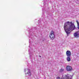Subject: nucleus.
Here are the masks:
<instances>
[{
  "instance_id": "3",
  "label": "nucleus",
  "mask_w": 79,
  "mask_h": 79,
  "mask_svg": "<svg viewBox=\"0 0 79 79\" xmlns=\"http://www.w3.org/2000/svg\"><path fill=\"white\" fill-rule=\"evenodd\" d=\"M72 77H73L72 76L69 75H62V79H72Z\"/></svg>"
},
{
  "instance_id": "14",
  "label": "nucleus",
  "mask_w": 79,
  "mask_h": 79,
  "mask_svg": "<svg viewBox=\"0 0 79 79\" xmlns=\"http://www.w3.org/2000/svg\"><path fill=\"white\" fill-rule=\"evenodd\" d=\"M56 79H60V77H57Z\"/></svg>"
},
{
  "instance_id": "5",
  "label": "nucleus",
  "mask_w": 79,
  "mask_h": 79,
  "mask_svg": "<svg viewBox=\"0 0 79 79\" xmlns=\"http://www.w3.org/2000/svg\"><path fill=\"white\" fill-rule=\"evenodd\" d=\"M34 33H32L31 32L30 33V35H29V43L31 42V40H33V39H34V36L33 35H34Z\"/></svg>"
},
{
  "instance_id": "10",
  "label": "nucleus",
  "mask_w": 79,
  "mask_h": 79,
  "mask_svg": "<svg viewBox=\"0 0 79 79\" xmlns=\"http://www.w3.org/2000/svg\"><path fill=\"white\" fill-rule=\"evenodd\" d=\"M50 1V0H44L43 1L44 5L47 6L48 5V2Z\"/></svg>"
},
{
  "instance_id": "2",
  "label": "nucleus",
  "mask_w": 79,
  "mask_h": 79,
  "mask_svg": "<svg viewBox=\"0 0 79 79\" xmlns=\"http://www.w3.org/2000/svg\"><path fill=\"white\" fill-rule=\"evenodd\" d=\"M24 70L25 73L26 77H27L28 78H29L27 79H30L31 76V70L28 69H25Z\"/></svg>"
},
{
  "instance_id": "16",
  "label": "nucleus",
  "mask_w": 79,
  "mask_h": 79,
  "mask_svg": "<svg viewBox=\"0 0 79 79\" xmlns=\"http://www.w3.org/2000/svg\"><path fill=\"white\" fill-rule=\"evenodd\" d=\"M77 26H79V22H78V23L77 24Z\"/></svg>"
},
{
  "instance_id": "9",
  "label": "nucleus",
  "mask_w": 79,
  "mask_h": 79,
  "mask_svg": "<svg viewBox=\"0 0 79 79\" xmlns=\"http://www.w3.org/2000/svg\"><path fill=\"white\" fill-rule=\"evenodd\" d=\"M66 55L67 56H71V52L69 51H67L66 52Z\"/></svg>"
},
{
  "instance_id": "13",
  "label": "nucleus",
  "mask_w": 79,
  "mask_h": 79,
  "mask_svg": "<svg viewBox=\"0 0 79 79\" xmlns=\"http://www.w3.org/2000/svg\"><path fill=\"white\" fill-rule=\"evenodd\" d=\"M76 22H77V24H78V23H79V22H78V20H76Z\"/></svg>"
},
{
  "instance_id": "15",
  "label": "nucleus",
  "mask_w": 79,
  "mask_h": 79,
  "mask_svg": "<svg viewBox=\"0 0 79 79\" xmlns=\"http://www.w3.org/2000/svg\"><path fill=\"white\" fill-rule=\"evenodd\" d=\"M77 26H78L77 28L78 29H79V26L77 25Z\"/></svg>"
},
{
  "instance_id": "1",
  "label": "nucleus",
  "mask_w": 79,
  "mask_h": 79,
  "mask_svg": "<svg viewBox=\"0 0 79 79\" xmlns=\"http://www.w3.org/2000/svg\"><path fill=\"white\" fill-rule=\"evenodd\" d=\"M64 29L68 36L70 34V31H72L73 30H76L77 29L75 26L74 24L72 23V22H70L69 21H68L65 23L64 25Z\"/></svg>"
},
{
  "instance_id": "11",
  "label": "nucleus",
  "mask_w": 79,
  "mask_h": 79,
  "mask_svg": "<svg viewBox=\"0 0 79 79\" xmlns=\"http://www.w3.org/2000/svg\"><path fill=\"white\" fill-rule=\"evenodd\" d=\"M66 60L67 61H70L71 60V56H67Z\"/></svg>"
},
{
  "instance_id": "12",
  "label": "nucleus",
  "mask_w": 79,
  "mask_h": 79,
  "mask_svg": "<svg viewBox=\"0 0 79 79\" xmlns=\"http://www.w3.org/2000/svg\"><path fill=\"white\" fill-rule=\"evenodd\" d=\"M63 71H64V69H61L60 70V73H62V72H63Z\"/></svg>"
},
{
  "instance_id": "7",
  "label": "nucleus",
  "mask_w": 79,
  "mask_h": 79,
  "mask_svg": "<svg viewBox=\"0 0 79 79\" xmlns=\"http://www.w3.org/2000/svg\"><path fill=\"white\" fill-rule=\"evenodd\" d=\"M66 70L67 71H71L73 70V68L71 66L68 65L66 67Z\"/></svg>"
},
{
  "instance_id": "17",
  "label": "nucleus",
  "mask_w": 79,
  "mask_h": 79,
  "mask_svg": "<svg viewBox=\"0 0 79 79\" xmlns=\"http://www.w3.org/2000/svg\"><path fill=\"white\" fill-rule=\"evenodd\" d=\"M40 57H41V56H40Z\"/></svg>"
},
{
  "instance_id": "4",
  "label": "nucleus",
  "mask_w": 79,
  "mask_h": 79,
  "mask_svg": "<svg viewBox=\"0 0 79 79\" xmlns=\"http://www.w3.org/2000/svg\"><path fill=\"white\" fill-rule=\"evenodd\" d=\"M29 47L30 48H29L28 52L30 54V58L32 59L33 58V54H32V48H31V45H29Z\"/></svg>"
},
{
  "instance_id": "8",
  "label": "nucleus",
  "mask_w": 79,
  "mask_h": 79,
  "mask_svg": "<svg viewBox=\"0 0 79 79\" xmlns=\"http://www.w3.org/2000/svg\"><path fill=\"white\" fill-rule=\"evenodd\" d=\"M73 35L75 37H79V31H77L73 34Z\"/></svg>"
},
{
  "instance_id": "6",
  "label": "nucleus",
  "mask_w": 79,
  "mask_h": 79,
  "mask_svg": "<svg viewBox=\"0 0 79 79\" xmlns=\"http://www.w3.org/2000/svg\"><path fill=\"white\" fill-rule=\"evenodd\" d=\"M55 34L53 31H51V34L50 35V37L52 40H53L55 39Z\"/></svg>"
}]
</instances>
